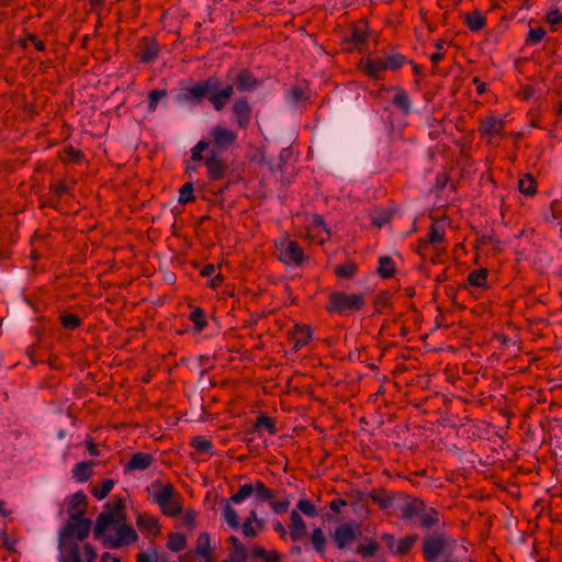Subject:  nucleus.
<instances>
[{"mask_svg":"<svg viewBox=\"0 0 562 562\" xmlns=\"http://www.w3.org/2000/svg\"><path fill=\"white\" fill-rule=\"evenodd\" d=\"M330 237V232L327 228L324 218L321 215L314 214L306 227V238L323 244Z\"/></svg>","mask_w":562,"mask_h":562,"instance_id":"6e6552de","label":"nucleus"},{"mask_svg":"<svg viewBox=\"0 0 562 562\" xmlns=\"http://www.w3.org/2000/svg\"><path fill=\"white\" fill-rule=\"evenodd\" d=\"M519 191L525 195H533L536 193V181L530 173H526L518 182Z\"/></svg>","mask_w":562,"mask_h":562,"instance_id":"473e14b6","label":"nucleus"},{"mask_svg":"<svg viewBox=\"0 0 562 562\" xmlns=\"http://www.w3.org/2000/svg\"><path fill=\"white\" fill-rule=\"evenodd\" d=\"M167 94L166 90H153L149 92V111L154 112L157 109L158 101L165 98Z\"/></svg>","mask_w":562,"mask_h":562,"instance_id":"603ef678","label":"nucleus"},{"mask_svg":"<svg viewBox=\"0 0 562 562\" xmlns=\"http://www.w3.org/2000/svg\"><path fill=\"white\" fill-rule=\"evenodd\" d=\"M547 21L551 25H557L562 21V14L558 10L551 11L547 15Z\"/></svg>","mask_w":562,"mask_h":562,"instance_id":"69168bd1","label":"nucleus"},{"mask_svg":"<svg viewBox=\"0 0 562 562\" xmlns=\"http://www.w3.org/2000/svg\"><path fill=\"white\" fill-rule=\"evenodd\" d=\"M83 551H85V555H86L88 562H93V560L97 557V553H95V550L93 549V547L89 543H86L83 546Z\"/></svg>","mask_w":562,"mask_h":562,"instance_id":"338daca9","label":"nucleus"},{"mask_svg":"<svg viewBox=\"0 0 562 562\" xmlns=\"http://www.w3.org/2000/svg\"><path fill=\"white\" fill-rule=\"evenodd\" d=\"M297 508L310 517H315L317 515L316 507L308 499H300L297 503Z\"/></svg>","mask_w":562,"mask_h":562,"instance_id":"3c124183","label":"nucleus"},{"mask_svg":"<svg viewBox=\"0 0 562 562\" xmlns=\"http://www.w3.org/2000/svg\"><path fill=\"white\" fill-rule=\"evenodd\" d=\"M191 446L200 453L209 452L212 449V442L201 436L192 438Z\"/></svg>","mask_w":562,"mask_h":562,"instance_id":"79ce46f5","label":"nucleus"},{"mask_svg":"<svg viewBox=\"0 0 562 562\" xmlns=\"http://www.w3.org/2000/svg\"><path fill=\"white\" fill-rule=\"evenodd\" d=\"M404 61H405L404 56L397 54V55L389 56L385 59V65H386V68L397 69L404 64Z\"/></svg>","mask_w":562,"mask_h":562,"instance_id":"4d7b16f0","label":"nucleus"},{"mask_svg":"<svg viewBox=\"0 0 562 562\" xmlns=\"http://www.w3.org/2000/svg\"><path fill=\"white\" fill-rule=\"evenodd\" d=\"M234 83V87L240 92L252 91L258 87V80L246 70L237 75Z\"/></svg>","mask_w":562,"mask_h":562,"instance_id":"aec40b11","label":"nucleus"},{"mask_svg":"<svg viewBox=\"0 0 562 562\" xmlns=\"http://www.w3.org/2000/svg\"><path fill=\"white\" fill-rule=\"evenodd\" d=\"M106 507L110 509L109 513L113 514V517L119 520L120 522L125 519L123 508H124V499L117 498L112 505L108 504Z\"/></svg>","mask_w":562,"mask_h":562,"instance_id":"a19ab883","label":"nucleus"},{"mask_svg":"<svg viewBox=\"0 0 562 562\" xmlns=\"http://www.w3.org/2000/svg\"><path fill=\"white\" fill-rule=\"evenodd\" d=\"M280 249V260L286 265H301L303 260V250L296 241L282 240L278 244Z\"/></svg>","mask_w":562,"mask_h":562,"instance_id":"1a4fd4ad","label":"nucleus"},{"mask_svg":"<svg viewBox=\"0 0 562 562\" xmlns=\"http://www.w3.org/2000/svg\"><path fill=\"white\" fill-rule=\"evenodd\" d=\"M50 189L54 191V193L60 198L63 193L69 192V187L65 182H58L50 186Z\"/></svg>","mask_w":562,"mask_h":562,"instance_id":"052dcab7","label":"nucleus"},{"mask_svg":"<svg viewBox=\"0 0 562 562\" xmlns=\"http://www.w3.org/2000/svg\"><path fill=\"white\" fill-rule=\"evenodd\" d=\"M379 269H378V273L382 277V278H390L393 276L394 273V266H393V261L390 257H381L380 260H379Z\"/></svg>","mask_w":562,"mask_h":562,"instance_id":"e433bc0d","label":"nucleus"},{"mask_svg":"<svg viewBox=\"0 0 562 562\" xmlns=\"http://www.w3.org/2000/svg\"><path fill=\"white\" fill-rule=\"evenodd\" d=\"M211 144L217 150H227L237 139V134L225 126L216 125L210 131Z\"/></svg>","mask_w":562,"mask_h":562,"instance_id":"0eeeda50","label":"nucleus"},{"mask_svg":"<svg viewBox=\"0 0 562 562\" xmlns=\"http://www.w3.org/2000/svg\"><path fill=\"white\" fill-rule=\"evenodd\" d=\"M464 22L467 23L468 27L473 31L477 32L482 30L485 25V18L480 11H474L472 13H469L464 18Z\"/></svg>","mask_w":562,"mask_h":562,"instance_id":"c756f323","label":"nucleus"},{"mask_svg":"<svg viewBox=\"0 0 562 562\" xmlns=\"http://www.w3.org/2000/svg\"><path fill=\"white\" fill-rule=\"evenodd\" d=\"M393 103L404 113L407 114L411 111V102L408 94L402 90H396V93L393 98Z\"/></svg>","mask_w":562,"mask_h":562,"instance_id":"2f4dec72","label":"nucleus"},{"mask_svg":"<svg viewBox=\"0 0 562 562\" xmlns=\"http://www.w3.org/2000/svg\"><path fill=\"white\" fill-rule=\"evenodd\" d=\"M504 127V123L502 120H498L494 116L485 119L481 123L480 132L483 135L494 136L502 133Z\"/></svg>","mask_w":562,"mask_h":562,"instance_id":"5701e85b","label":"nucleus"},{"mask_svg":"<svg viewBox=\"0 0 562 562\" xmlns=\"http://www.w3.org/2000/svg\"><path fill=\"white\" fill-rule=\"evenodd\" d=\"M137 539L136 531L132 526L121 524L116 529V537H106L105 541L109 542L111 548H120L125 544H130Z\"/></svg>","mask_w":562,"mask_h":562,"instance_id":"9b49d317","label":"nucleus"},{"mask_svg":"<svg viewBox=\"0 0 562 562\" xmlns=\"http://www.w3.org/2000/svg\"><path fill=\"white\" fill-rule=\"evenodd\" d=\"M356 265L355 263H348L344 266H338L335 269V273L340 278H351L356 272Z\"/></svg>","mask_w":562,"mask_h":562,"instance_id":"864d4df0","label":"nucleus"},{"mask_svg":"<svg viewBox=\"0 0 562 562\" xmlns=\"http://www.w3.org/2000/svg\"><path fill=\"white\" fill-rule=\"evenodd\" d=\"M290 519V537L293 541H299L306 535V525L296 510L291 512Z\"/></svg>","mask_w":562,"mask_h":562,"instance_id":"f3484780","label":"nucleus"},{"mask_svg":"<svg viewBox=\"0 0 562 562\" xmlns=\"http://www.w3.org/2000/svg\"><path fill=\"white\" fill-rule=\"evenodd\" d=\"M94 462L92 461H83L79 462L74 468V476L79 482H86L92 475V467Z\"/></svg>","mask_w":562,"mask_h":562,"instance_id":"bb28decb","label":"nucleus"},{"mask_svg":"<svg viewBox=\"0 0 562 562\" xmlns=\"http://www.w3.org/2000/svg\"><path fill=\"white\" fill-rule=\"evenodd\" d=\"M69 558L71 559V562H82L79 548L76 543H71L69 546Z\"/></svg>","mask_w":562,"mask_h":562,"instance_id":"0e129e2a","label":"nucleus"},{"mask_svg":"<svg viewBox=\"0 0 562 562\" xmlns=\"http://www.w3.org/2000/svg\"><path fill=\"white\" fill-rule=\"evenodd\" d=\"M92 521L89 518H79L76 520H70L60 531V540L61 542L68 538H75L79 541L85 540L91 529Z\"/></svg>","mask_w":562,"mask_h":562,"instance_id":"423d86ee","label":"nucleus"},{"mask_svg":"<svg viewBox=\"0 0 562 562\" xmlns=\"http://www.w3.org/2000/svg\"><path fill=\"white\" fill-rule=\"evenodd\" d=\"M429 243L432 245L439 244L443 240V234L437 229L435 225L430 227Z\"/></svg>","mask_w":562,"mask_h":562,"instance_id":"bf43d9fd","label":"nucleus"},{"mask_svg":"<svg viewBox=\"0 0 562 562\" xmlns=\"http://www.w3.org/2000/svg\"><path fill=\"white\" fill-rule=\"evenodd\" d=\"M211 143L207 140H200L191 150V159L193 161H201L203 159L202 153L209 149Z\"/></svg>","mask_w":562,"mask_h":562,"instance_id":"49530a36","label":"nucleus"},{"mask_svg":"<svg viewBox=\"0 0 562 562\" xmlns=\"http://www.w3.org/2000/svg\"><path fill=\"white\" fill-rule=\"evenodd\" d=\"M252 494H255L257 502H271L274 498L273 491L267 487L262 481L257 480L254 484L241 485L237 493L231 497V501L234 504H239Z\"/></svg>","mask_w":562,"mask_h":562,"instance_id":"39448f33","label":"nucleus"},{"mask_svg":"<svg viewBox=\"0 0 562 562\" xmlns=\"http://www.w3.org/2000/svg\"><path fill=\"white\" fill-rule=\"evenodd\" d=\"M418 536L417 535H411L400 540L397 546V554L404 555L406 554L414 546V543L417 541Z\"/></svg>","mask_w":562,"mask_h":562,"instance_id":"58836bf2","label":"nucleus"},{"mask_svg":"<svg viewBox=\"0 0 562 562\" xmlns=\"http://www.w3.org/2000/svg\"><path fill=\"white\" fill-rule=\"evenodd\" d=\"M154 458L149 453L137 452L134 453L131 460L125 465V471H143L151 465Z\"/></svg>","mask_w":562,"mask_h":562,"instance_id":"dca6fc26","label":"nucleus"},{"mask_svg":"<svg viewBox=\"0 0 562 562\" xmlns=\"http://www.w3.org/2000/svg\"><path fill=\"white\" fill-rule=\"evenodd\" d=\"M154 501L167 516H177L182 510L181 496L175 491L171 484H166L156 491L154 493Z\"/></svg>","mask_w":562,"mask_h":562,"instance_id":"20e7f679","label":"nucleus"},{"mask_svg":"<svg viewBox=\"0 0 562 562\" xmlns=\"http://www.w3.org/2000/svg\"><path fill=\"white\" fill-rule=\"evenodd\" d=\"M243 533L248 538H255L257 536V530L252 527V524L249 521H244L243 526Z\"/></svg>","mask_w":562,"mask_h":562,"instance_id":"e2e57ef3","label":"nucleus"},{"mask_svg":"<svg viewBox=\"0 0 562 562\" xmlns=\"http://www.w3.org/2000/svg\"><path fill=\"white\" fill-rule=\"evenodd\" d=\"M311 542L314 549L323 555L325 551L326 539L321 528H316L313 530L311 536Z\"/></svg>","mask_w":562,"mask_h":562,"instance_id":"72a5a7b5","label":"nucleus"},{"mask_svg":"<svg viewBox=\"0 0 562 562\" xmlns=\"http://www.w3.org/2000/svg\"><path fill=\"white\" fill-rule=\"evenodd\" d=\"M203 317L204 313L201 308H195L190 315V319L195 324L196 328L200 330L206 325Z\"/></svg>","mask_w":562,"mask_h":562,"instance_id":"13d9d810","label":"nucleus"},{"mask_svg":"<svg viewBox=\"0 0 562 562\" xmlns=\"http://www.w3.org/2000/svg\"><path fill=\"white\" fill-rule=\"evenodd\" d=\"M350 41L359 47L364 44L367 41V26L364 24H360L353 27Z\"/></svg>","mask_w":562,"mask_h":562,"instance_id":"4c0bfd02","label":"nucleus"},{"mask_svg":"<svg viewBox=\"0 0 562 562\" xmlns=\"http://www.w3.org/2000/svg\"><path fill=\"white\" fill-rule=\"evenodd\" d=\"M223 514H224V518H225L226 522L232 528H237L239 526L238 515H237L236 510L229 504L225 505Z\"/></svg>","mask_w":562,"mask_h":562,"instance_id":"a18cd8bd","label":"nucleus"},{"mask_svg":"<svg viewBox=\"0 0 562 562\" xmlns=\"http://www.w3.org/2000/svg\"><path fill=\"white\" fill-rule=\"evenodd\" d=\"M312 337V331L308 326H295L294 331L292 333V339L295 342V347L305 346L308 344Z\"/></svg>","mask_w":562,"mask_h":562,"instance_id":"cd10ccee","label":"nucleus"},{"mask_svg":"<svg viewBox=\"0 0 562 562\" xmlns=\"http://www.w3.org/2000/svg\"><path fill=\"white\" fill-rule=\"evenodd\" d=\"M234 93V85L223 86L222 81L215 77H209L205 80L198 81L192 87L182 88L178 95L180 102L194 103L202 99H207L216 111L225 108L228 99Z\"/></svg>","mask_w":562,"mask_h":562,"instance_id":"f257e3e1","label":"nucleus"},{"mask_svg":"<svg viewBox=\"0 0 562 562\" xmlns=\"http://www.w3.org/2000/svg\"><path fill=\"white\" fill-rule=\"evenodd\" d=\"M228 542L232 546L229 557L237 562H247L248 557L243 543L234 536L228 538Z\"/></svg>","mask_w":562,"mask_h":562,"instance_id":"393cba45","label":"nucleus"},{"mask_svg":"<svg viewBox=\"0 0 562 562\" xmlns=\"http://www.w3.org/2000/svg\"><path fill=\"white\" fill-rule=\"evenodd\" d=\"M416 518L419 519V525L426 529H430L439 524V514L432 507H428L426 504L423 506L420 514H417Z\"/></svg>","mask_w":562,"mask_h":562,"instance_id":"a211bd4d","label":"nucleus"},{"mask_svg":"<svg viewBox=\"0 0 562 562\" xmlns=\"http://www.w3.org/2000/svg\"><path fill=\"white\" fill-rule=\"evenodd\" d=\"M60 321L63 326L67 329H75L81 323L80 318L75 314H64L60 316Z\"/></svg>","mask_w":562,"mask_h":562,"instance_id":"09e8293b","label":"nucleus"},{"mask_svg":"<svg viewBox=\"0 0 562 562\" xmlns=\"http://www.w3.org/2000/svg\"><path fill=\"white\" fill-rule=\"evenodd\" d=\"M87 508V496L82 492L75 493L69 502L68 515L70 520L83 518Z\"/></svg>","mask_w":562,"mask_h":562,"instance_id":"ddd939ff","label":"nucleus"},{"mask_svg":"<svg viewBox=\"0 0 562 562\" xmlns=\"http://www.w3.org/2000/svg\"><path fill=\"white\" fill-rule=\"evenodd\" d=\"M391 216L392 214L390 211L383 210L372 217V223L378 227H382L390 222Z\"/></svg>","mask_w":562,"mask_h":562,"instance_id":"6e6d98bb","label":"nucleus"},{"mask_svg":"<svg viewBox=\"0 0 562 562\" xmlns=\"http://www.w3.org/2000/svg\"><path fill=\"white\" fill-rule=\"evenodd\" d=\"M114 486V481L111 479H104L99 484H95L92 487V495L101 501L108 496V494L111 492V490Z\"/></svg>","mask_w":562,"mask_h":562,"instance_id":"7c9ffc66","label":"nucleus"},{"mask_svg":"<svg viewBox=\"0 0 562 562\" xmlns=\"http://www.w3.org/2000/svg\"><path fill=\"white\" fill-rule=\"evenodd\" d=\"M81 157V151L72 147H67L60 153V159L65 162H77Z\"/></svg>","mask_w":562,"mask_h":562,"instance_id":"c03bdc74","label":"nucleus"},{"mask_svg":"<svg viewBox=\"0 0 562 562\" xmlns=\"http://www.w3.org/2000/svg\"><path fill=\"white\" fill-rule=\"evenodd\" d=\"M254 555L266 560L267 562H280L281 555L278 551H267L261 547H255Z\"/></svg>","mask_w":562,"mask_h":562,"instance_id":"c9c22d12","label":"nucleus"},{"mask_svg":"<svg viewBox=\"0 0 562 562\" xmlns=\"http://www.w3.org/2000/svg\"><path fill=\"white\" fill-rule=\"evenodd\" d=\"M269 503H270L273 512L277 514L284 513L289 508V505H290L289 501L273 502V499H272Z\"/></svg>","mask_w":562,"mask_h":562,"instance_id":"680f3d73","label":"nucleus"},{"mask_svg":"<svg viewBox=\"0 0 562 562\" xmlns=\"http://www.w3.org/2000/svg\"><path fill=\"white\" fill-rule=\"evenodd\" d=\"M363 69L367 71V74L372 78H379V75L381 71L386 69L385 59L383 58H374V59H367L363 63Z\"/></svg>","mask_w":562,"mask_h":562,"instance_id":"a878e982","label":"nucleus"},{"mask_svg":"<svg viewBox=\"0 0 562 562\" xmlns=\"http://www.w3.org/2000/svg\"><path fill=\"white\" fill-rule=\"evenodd\" d=\"M112 524H120V521L113 517V514L109 512L100 513L97 518L95 527L93 530L94 537L101 538L104 535L106 528Z\"/></svg>","mask_w":562,"mask_h":562,"instance_id":"412c9836","label":"nucleus"},{"mask_svg":"<svg viewBox=\"0 0 562 562\" xmlns=\"http://www.w3.org/2000/svg\"><path fill=\"white\" fill-rule=\"evenodd\" d=\"M358 526L342 525L338 527L334 532V539L339 549H344L346 546L351 543L356 538Z\"/></svg>","mask_w":562,"mask_h":562,"instance_id":"4468645a","label":"nucleus"},{"mask_svg":"<svg viewBox=\"0 0 562 562\" xmlns=\"http://www.w3.org/2000/svg\"><path fill=\"white\" fill-rule=\"evenodd\" d=\"M424 505L425 503L422 499L405 496V502L402 506V517L404 519L415 518L417 514H420Z\"/></svg>","mask_w":562,"mask_h":562,"instance_id":"6ab92c4d","label":"nucleus"},{"mask_svg":"<svg viewBox=\"0 0 562 562\" xmlns=\"http://www.w3.org/2000/svg\"><path fill=\"white\" fill-rule=\"evenodd\" d=\"M256 427L267 429L270 435H274L277 432L274 419L266 415H261L257 418Z\"/></svg>","mask_w":562,"mask_h":562,"instance_id":"37998d69","label":"nucleus"},{"mask_svg":"<svg viewBox=\"0 0 562 562\" xmlns=\"http://www.w3.org/2000/svg\"><path fill=\"white\" fill-rule=\"evenodd\" d=\"M205 166L207 168V175L211 180L222 179L227 169V164L217 156L215 148L210 150V154L205 160Z\"/></svg>","mask_w":562,"mask_h":562,"instance_id":"9d476101","label":"nucleus"},{"mask_svg":"<svg viewBox=\"0 0 562 562\" xmlns=\"http://www.w3.org/2000/svg\"><path fill=\"white\" fill-rule=\"evenodd\" d=\"M179 203L180 204H187L190 202H193L195 196L193 193V186L191 182H187L182 186L179 192Z\"/></svg>","mask_w":562,"mask_h":562,"instance_id":"ea45409f","label":"nucleus"},{"mask_svg":"<svg viewBox=\"0 0 562 562\" xmlns=\"http://www.w3.org/2000/svg\"><path fill=\"white\" fill-rule=\"evenodd\" d=\"M544 34L546 32L542 27L530 29L526 42L529 44H537L543 38Z\"/></svg>","mask_w":562,"mask_h":562,"instance_id":"5fc2aeb1","label":"nucleus"},{"mask_svg":"<svg viewBox=\"0 0 562 562\" xmlns=\"http://www.w3.org/2000/svg\"><path fill=\"white\" fill-rule=\"evenodd\" d=\"M136 525L140 531H147L151 535L159 533V524L158 519L154 516L140 514L136 519Z\"/></svg>","mask_w":562,"mask_h":562,"instance_id":"4be33fe9","label":"nucleus"},{"mask_svg":"<svg viewBox=\"0 0 562 562\" xmlns=\"http://www.w3.org/2000/svg\"><path fill=\"white\" fill-rule=\"evenodd\" d=\"M233 113L240 128H246L249 124L251 110L246 99H238L233 105Z\"/></svg>","mask_w":562,"mask_h":562,"instance_id":"2eb2a0df","label":"nucleus"},{"mask_svg":"<svg viewBox=\"0 0 562 562\" xmlns=\"http://www.w3.org/2000/svg\"><path fill=\"white\" fill-rule=\"evenodd\" d=\"M457 548V541L447 533L434 532L423 539L422 552L427 562H437L440 557L450 558Z\"/></svg>","mask_w":562,"mask_h":562,"instance_id":"f03ea898","label":"nucleus"},{"mask_svg":"<svg viewBox=\"0 0 562 562\" xmlns=\"http://www.w3.org/2000/svg\"><path fill=\"white\" fill-rule=\"evenodd\" d=\"M195 551L198 555L205 558V562H212L210 537L206 532L199 535Z\"/></svg>","mask_w":562,"mask_h":562,"instance_id":"b1692460","label":"nucleus"},{"mask_svg":"<svg viewBox=\"0 0 562 562\" xmlns=\"http://www.w3.org/2000/svg\"><path fill=\"white\" fill-rule=\"evenodd\" d=\"M371 499L378 504L382 509H386L392 506L394 495L384 490L373 491L371 493Z\"/></svg>","mask_w":562,"mask_h":562,"instance_id":"c85d7f7f","label":"nucleus"},{"mask_svg":"<svg viewBox=\"0 0 562 562\" xmlns=\"http://www.w3.org/2000/svg\"><path fill=\"white\" fill-rule=\"evenodd\" d=\"M364 306L362 294H346L342 292H333L329 294L327 310L330 313L344 314L359 311Z\"/></svg>","mask_w":562,"mask_h":562,"instance_id":"7ed1b4c3","label":"nucleus"},{"mask_svg":"<svg viewBox=\"0 0 562 562\" xmlns=\"http://www.w3.org/2000/svg\"><path fill=\"white\" fill-rule=\"evenodd\" d=\"M167 546L171 551H182L187 546L186 537L181 533H171L169 536Z\"/></svg>","mask_w":562,"mask_h":562,"instance_id":"f704fd0d","label":"nucleus"},{"mask_svg":"<svg viewBox=\"0 0 562 562\" xmlns=\"http://www.w3.org/2000/svg\"><path fill=\"white\" fill-rule=\"evenodd\" d=\"M380 546L375 541H370L368 544H360L357 548V552L363 557H373L378 552Z\"/></svg>","mask_w":562,"mask_h":562,"instance_id":"de8ad7c7","label":"nucleus"},{"mask_svg":"<svg viewBox=\"0 0 562 562\" xmlns=\"http://www.w3.org/2000/svg\"><path fill=\"white\" fill-rule=\"evenodd\" d=\"M138 58L142 63L148 64L155 60L159 54V45L151 37H144L139 45Z\"/></svg>","mask_w":562,"mask_h":562,"instance_id":"f8f14e48","label":"nucleus"},{"mask_svg":"<svg viewBox=\"0 0 562 562\" xmlns=\"http://www.w3.org/2000/svg\"><path fill=\"white\" fill-rule=\"evenodd\" d=\"M290 94L293 102H300L303 99V90L299 87L291 89Z\"/></svg>","mask_w":562,"mask_h":562,"instance_id":"774afa93","label":"nucleus"},{"mask_svg":"<svg viewBox=\"0 0 562 562\" xmlns=\"http://www.w3.org/2000/svg\"><path fill=\"white\" fill-rule=\"evenodd\" d=\"M486 273L485 269L475 270L469 274L468 280L470 284L481 286L486 280Z\"/></svg>","mask_w":562,"mask_h":562,"instance_id":"8fccbe9b","label":"nucleus"}]
</instances>
